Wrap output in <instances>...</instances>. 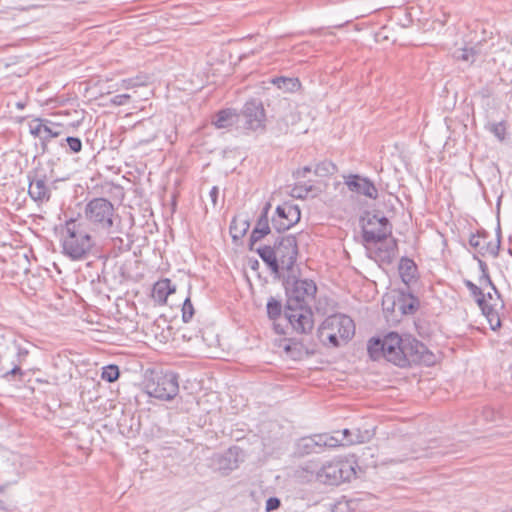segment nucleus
Here are the masks:
<instances>
[{
    "label": "nucleus",
    "instance_id": "ea45409f",
    "mask_svg": "<svg viewBox=\"0 0 512 512\" xmlns=\"http://www.w3.org/2000/svg\"><path fill=\"white\" fill-rule=\"evenodd\" d=\"M130 98H131V96L129 94H119V95L113 96L109 100V102H110V104H112L114 106H123L129 102Z\"/></svg>",
    "mask_w": 512,
    "mask_h": 512
},
{
    "label": "nucleus",
    "instance_id": "4be33fe9",
    "mask_svg": "<svg viewBox=\"0 0 512 512\" xmlns=\"http://www.w3.org/2000/svg\"><path fill=\"white\" fill-rule=\"evenodd\" d=\"M212 123L218 129L228 128L234 124L240 123V116L237 111L232 108L222 109L215 114Z\"/></svg>",
    "mask_w": 512,
    "mask_h": 512
},
{
    "label": "nucleus",
    "instance_id": "a18cd8bd",
    "mask_svg": "<svg viewBox=\"0 0 512 512\" xmlns=\"http://www.w3.org/2000/svg\"><path fill=\"white\" fill-rule=\"evenodd\" d=\"M311 167L310 166H305L301 169H298L296 170L295 172H293V177L295 179H300V178H304L306 176L307 173H310L311 172Z\"/></svg>",
    "mask_w": 512,
    "mask_h": 512
},
{
    "label": "nucleus",
    "instance_id": "37998d69",
    "mask_svg": "<svg viewBox=\"0 0 512 512\" xmlns=\"http://www.w3.org/2000/svg\"><path fill=\"white\" fill-rule=\"evenodd\" d=\"M280 505H281V501L279 498L270 497L266 501L265 510H266V512H271V511L278 509L280 507Z\"/></svg>",
    "mask_w": 512,
    "mask_h": 512
},
{
    "label": "nucleus",
    "instance_id": "f03ea898",
    "mask_svg": "<svg viewBox=\"0 0 512 512\" xmlns=\"http://www.w3.org/2000/svg\"><path fill=\"white\" fill-rule=\"evenodd\" d=\"M61 245L65 256L80 261L88 257L95 242L81 220L70 218L65 222Z\"/></svg>",
    "mask_w": 512,
    "mask_h": 512
},
{
    "label": "nucleus",
    "instance_id": "0eeeda50",
    "mask_svg": "<svg viewBox=\"0 0 512 512\" xmlns=\"http://www.w3.org/2000/svg\"><path fill=\"white\" fill-rule=\"evenodd\" d=\"M356 475L355 466L349 461L327 462L316 471V480L327 485H339Z\"/></svg>",
    "mask_w": 512,
    "mask_h": 512
},
{
    "label": "nucleus",
    "instance_id": "4c0bfd02",
    "mask_svg": "<svg viewBox=\"0 0 512 512\" xmlns=\"http://www.w3.org/2000/svg\"><path fill=\"white\" fill-rule=\"evenodd\" d=\"M194 315V307L189 297L184 300L182 305V319L185 323L189 322Z\"/></svg>",
    "mask_w": 512,
    "mask_h": 512
},
{
    "label": "nucleus",
    "instance_id": "864d4df0",
    "mask_svg": "<svg viewBox=\"0 0 512 512\" xmlns=\"http://www.w3.org/2000/svg\"><path fill=\"white\" fill-rule=\"evenodd\" d=\"M27 353H28V352H27L26 350H21V349H20L18 354H19V356H26V355H27Z\"/></svg>",
    "mask_w": 512,
    "mask_h": 512
},
{
    "label": "nucleus",
    "instance_id": "13d9d810",
    "mask_svg": "<svg viewBox=\"0 0 512 512\" xmlns=\"http://www.w3.org/2000/svg\"><path fill=\"white\" fill-rule=\"evenodd\" d=\"M114 240H117V241H119L120 243H122V242H123V240H122L121 238H119V237L114 238Z\"/></svg>",
    "mask_w": 512,
    "mask_h": 512
},
{
    "label": "nucleus",
    "instance_id": "c756f323",
    "mask_svg": "<svg viewBox=\"0 0 512 512\" xmlns=\"http://www.w3.org/2000/svg\"><path fill=\"white\" fill-rule=\"evenodd\" d=\"M489 132H491L500 142L506 139L507 135V123L506 121L489 123L487 126Z\"/></svg>",
    "mask_w": 512,
    "mask_h": 512
},
{
    "label": "nucleus",
    "instance_id": "f257e3e1",
    "mask_svg": "<svg viewBox=\"0 0 512 512\" xmlns=\"http://www.w3.org/2000/svg\"><path fill=\"white\" fill-rule=\"evenodd\" d=\"M367 350L373 360L384 358L402 368L412 364L429 366L435 362L434 354L422 342L411 336L402 337L396 332L370 339Z\"/></svg>",
    "mask_w": 512,
    "mask_h": 512
},
{
    "label": "nucleus",
    "instance_id": "ddd939ff",
    "mask_svg": "<svg viewBox=\"0 0 512 512\" xmlns=\"http://www.w3.org/2000/svg\"><path fill=\"white\" fill-rule=\"evenodd\" d=\"M238 115L244 128L252 131L264 128L265 111L259 100L252 99L247 101Z\"/></svg>",
    "mask_w": 512,
    "mask_h": 512
},
{
    "label": "nucleus",
    "instance_id": "7ed1b4c3",
    "mask_svg": "<svg viewBox=\"0 0 512 512\" xmlns=\"http://www.w3.org/2000/svg\"><path fill=\"white\" fill-rule=\"evenodd\" d=\"M317 333L323 344L339 347L341 342H347L354 335L355 324L347 315L334 314L322 322Z\"/></svg>",
    "mask_w": 512,
    "mask_h": 512
},
{
    "label": "nucleus",
    "instance_id": "a211bd4d",
    "mask_svg": "<svg viewBox=\"0 0 512 512\" xmlns=\"http://www.w3.org/2000/svg\"><path fill=\"white\" fill-rule=\"evenodd\" d=\"M334 436H338L340 441L339 445H354L369 441L373 433L368 430H361L359 428L343 429L342 431L335 432Z\"/></svg>",
    "mask_w": 512,
    "mask_h": 512
},
{
    "label": "nucleus",
    "instance_id": "6e6d98bb",
    "mask_svg": "<svg viewBox=\"0 0 512 512\" xmlns=\"http://www.w3.org/2000/svg\"><path fill=\"white\" fill-rule=\"evenodd\" d=\"M5 489H6V485L0 486V493H4Z\"/></svg>",
    "mask_w": 512,
    "mask_h": 512
},
{
    "label": "nucleus",
    "instance_id": "3c124183",
    "mask_svg": "<svg viewBox=\"0 0 512 512\" xmlns=\"http://www.w3.org/2000/svg\"><path fill=\"white\" fill-rule=\"evenodd\" d=\"M0 509H2V510L7 509V503L2 498H0Z\"/></svg>",
    "mask_w": 512,
    "mask_h": 512
},
{
    "label": "nucleus",
    "instance_id": "09e8293b",
    "mask_svg": "<svg viewBox=\"0 0 512 512\" xmlns=\"http://www.w3.org/2000/svg\"><path fill=\"white\" fill-rule=\"evenodd\" d=\"M270 208H271V204H270L269 202H267V203L264 205V207H263V209H262V212H261L260 216L268 217V213H269Z\"/></svg>",
    "mask_w": 512,
    "mask_h": 512
},
{
    "label": "nucleus",
    "instance_id": "bb28decb",
    "mask_svg": "<svg viewBox=\"0 0 512 512\" xmlns=\"http://www.w3.org/2000/svg\"><path fill=\"white\" fill-rule=\"evenodd\" d=\"M313 440L317 449H320V452L323 451L324 448H333L339 446V437L329 434H316L313 435Z\"/></svg>",
    "mask_w": 512,
    "mask_h": 512
},
{
    "label": "nucleus",
    "instance_id": "f8f14e48",
    "mask_svg": "<svg viewBox=\"0 0 512 512\" xmlns=\"http://www.w3.org/2000/svg\"><path fill=\"white\" fill-rule=\"evenodd\" d=\"M464 284L469 290L471 296L475 299L477 305L481 309L483 315L487 318L490 328L496 331L501 327L500 317L495 309L496 303H487L485 293L482 288L474 284L470 280H464Z\"/></svg>",
    "mask_w": 512,
    "mask_h": 512
},
{
    "label": "nucleus",
    "instance_id": "5701e85b",
    "mask_svg": "<svg viewBox=\"0 0 512 512\" xmlns=\"http://www.w3.org/2000/svg\"><path fill=\"white\" fill-rule=\"evenodd\" d=\"M262 261L268 266L271 273L279 276V263L276 261L275 250L273 246L264 245L254 248V250Z\"/></svg>",
    "mask_w": 512,
    "mask_h": 512
},
{
    "label": "nucleus",
    "instance_id": "423d86ee",
    "mask_svg": "<svg viewBox=\"0 0 512 512\" xmlns=\"http://www.w3.org/2000/svg\"><path fill=\"white\" fill-rule=\"evenodd\" d=\"M287 295L286 304L309 306L317 292V286L313 280L298 279L289 274L284 281Z\"/></svg>",
    "mask_w": 512,
    "mask_h": 512
},
{
    "label": "nucleus",
    "instance_id": "c03bdc74",
    "mask_svg": "<svg viewBox=\"0 0 512 512\" xmlns=\"http://www.w3.org/2000/svg\"><path fill=\"white\" fill-rule=\"evenodd\" d=\"M254 228L259 230H266L267 233H270L271 229L269 226V218L265 216H259Z\"/></svg>",
    "mask_w": 512,
    "mask_h": 512
},
{
    "label": "nucleus",
    "instance_id": "b1692460",
    "mask_svg": "<svg viewBox=\"0 0 512 512\" xmlns=\"http://www.w3.org/2000/svg\"><path fill=\"white\" fill-rule=\"evenodd\" d=\"M175 292V287L171 285L169 279L158 281L152 290L153 298L159 303H165L168 296Z\"/></svg>",
    "mask_w": 512,
    "mask_h": 512
},
{
    "label": "nucleus",
    "instance_id": "c85d7f7f",
    "mask_svg": "<svg viewBox=\"0 0 512 512\" xmlns=\"http://www.w3.org/2000/svg\"><path fill=\"white\" fill-rule=\"evenodd\" d=\"M337 171V166L329 160H324L315 166L314 173L319 177L333 175Z\"/></svg>",
    "mask_w": 512,
    "mask_h": 512
},
{
    "label": "nucleus",
    "instance_id": "393cba45",
    "mask_svg": "<svg viewBox=\"0 0 512 512\" xmlns=\"http://www.w3.org/2000/svg\"><path fill=\"white\" fill-rule=\"evenodd\" d=\"M44 134L42 139V150L46 151L49 141L53 138H57L63 134V126L60 124L53 123L46 119Z\"/></svg>",
    "mask_w": 512,
    "mask_h": 512
},
{
    "label": "nucleus",
    "instance_id": "9d476101",
    "mask_svg": "<svg viewBox=\"0 0 512 512\" xmlns=\"http://www.w3.org/2000/svg\"><path fill=\"white\" fill-rule=\"evenodd\" d=\"M284 315L297 333L307 334L312 331L314 321L310 306L286 304Z\"/></svg>",
    "mask_w": 512,
    "mask_h": 512
},
{
    "label": "nucleus",
    "instance_id": "cd10ccee",
    "mask_svg": "<svg viewBox=\"0 0 512 512\" xmlns=\"http://www.w3.org/2000/svg\"><path fill=\"white\" fill-rule=\"evenodd\" d=\"M477 55H478V50H476L473 47H471V48L464 47V48L456 49L453 54L454 58H456L457 60H461V61H465V62H469V63H474L477 58Z\"/></svg>",
    "mask_w": 512,
    "mask_h": 512
},
{
    "label": "nucleus",
    "instance_id": "7c9ffc66",
    "mask_svg": "<svg viewBox=\"0 0 512 512\" xmlns=\"http://www.w3.org/2000/svg\"><path fill=\"white\" fill-rule=\"evenodd\" d=\"M312 184L298 182L291 190V196L297 199H305L313 191Z\"/></svg>",
    "mask_w": 512,
    "mask_h": 512
},
{
    "label": "nucleus",
    "instance_id": "4468645a",
    "mask_svg": "<svg viewBox=\"0 0 512 512\" xmlns=\"http://www.w3.org/2000/svg\"><path fill=\"white\" fill-rule=\"evenodd\" d=\"M301 212L297 205L284 203L276 208L272 217V227L279 233L290 229L300 221Z\"/></svg>",
    "mask_w": 512,
    "mask_h": 512
},
{
    "label": "nucleus",
    "instance_id": "2f4dec72",
    "mask_svg": "<svg viewBox=\"0 0 512 512\" xmlns=\"http://www.w3.org/2000/svg\"><path fill=\"white\" fill-rule=\"evenodd\" d=\"M315 443L312 436L303 437L298 441L297 447L304 454L320 453V449L316 448Z\"/></svg>",
    "mask_w": 512,
    "mask_h": 512
},
{
    "label": "nucleus",
    "instance_id": "49530a36",
    "mask_svg": "<svg viewBox=\"0 0 512 512\" xmlns=\"http://www.w3.org/2000/svg\"><path fill=\"white\" fill-rule=\"evenodd\" d=\"M22 375V370L18 365H15L11 370L4 374V378L9 379L10 376Z\"/></svg>",
    "mask_w": 512,
    "mask_h": 512
},
{
    "label": "nucleus",
    "instance_id": "de8ad7c7",
    "mask_svg": "<svg viewBox=\"0 0 512 512\" xmlns=\"http://www.w3.org/2000/svg\"><path fill=\"white\" fill-rule=\"evenodd\" d=\"M218 193H219V190H218V187H216V186L212 187V189L210 190V197H211V200L214 205L217 202Z\"/></svg>",
    "mask_w": 512,
    "mask_h": 512
},
{
    "label": "nucleus",
    "instance_id": "a878e982",
    "mask_svg": "<svg viewBox=\"0 0 512 512\" xmlns=\"http://www.w3.org/2000/svg\"><path fill=\"white\" fill-rule=\"evenodd\" d=\"M271 83L283 92H295L300 89L301 82L298 78L292 77H275L271 79Z\"/></svg>",
    "mask_w": 512,
    "mask_h": 512
},
{
    "label": "nucleus",
    "instance_id": "c9c22d12",
    "mask_svg": "<svg viewBox=\"0 0 512 512\" xmlns=\"http://www.w3.org/2000/svg\"><path fill=\"white\" fill-rule=\"evenodd\" d=\"M120 372L116 365H108L103 367L101 378L107 382H114L119 378Z\"/></svg>",
    "mask_w": 512,
    "mask_h": 512
},
{
    "label": "nucleus",
    "instance_id": "1a4fd4ad",
    "mask_svg": "<svg viewBox=\"0 0 512 512\" xmlns=\"http://www.w3.org/2000/svg\"><path fill=\"white\" fill-rule=\"evenodd\" d=\"M391 234V225L385 216L368 215L363 219L362 237L367 244H377Z\"/></svg>",
    "mask_w": 512,
    "mask_h": 512
},
{
    "label": "nucleus",
    "instance_id": "4d7b16f0",
    "mask_svg": "<svg viewBox=\"0 0 512 512\" xmlns=\"http://www.w3.org/2000/svg\"><path fill=\"white\" fill-rule=\"evenodd\" d=\"M285 351L289 353L291 351V346L290 345H286L285 346Z\"/></svg>",
    "mask_w": 512,
    "mask_h": 512
},
{
    "label": "nucleus",
    "instance_id": "20e7f679",
    "mask_svg": "<svg viewBox=\"0 0 512 512\" xmlns=\"http://www.w3.org/2000/svg\"><path fill=\"white\" fill-rule=\"evenodd\" d=\"M84 216L93 230L109 232L113 227L114 205L106 198H93L85 205Z\"/></svg>",
    "mask_w": 512,
    "mask_h": 512
},
{
    "label": "nucleus",
    "instance_id": "bf43d9fd",
    "mask_svg": "<svg viewBox=\"0 0 512 512\" xmlns=\"http://www.w3.org/2000/svg\"><path fill=\"white\" fill-rule=\"evenodd\" d=\"M154 138H156V134H153V135L151 136V139H152V140H153Z\"/></svg>",
    "mask_w": 512,
    "mask_h": 512
},
{
    "label": "nucleus",
    "instance_id": "2eb2a0df",
    "mask_svg": "<svg viewBox=\"0 0 512 512\" xmlns=\"http://www.w3.org/2000/svg\"><path fill=\"white\" fill-rule=\"evenodd\" d=\"M374 245V248H368L369 257L380 265H390L397 254V241L385 239Z\"/></svg>",
    "mask_w": 512,
    "mask_h": 512
},
{
    "label": "nucleus",
    "instance_id": "aec40b11",
    "mask_svg": "<svg viewBox=\"0 0 512 512\" xmlns=\"http://www.w3.org/2000/svg\"><path fill=\"white\" fill-rule=\"evenodd\" d=\"M211 467L223 474L236 469L238 467L236 454L232 449L224 453H217L211 457Z\"/></svg>",
    "mask_w": 512,
    "mask_h": 512
},
{
    "label": "nucleus",
    "instance_id": "72a5a7b5",
    "mask_svg": "<svg viewBox=\"0 0 512 512\" xmlns=\"http://www.w3.org/2000/svg\"><path fill=\"white\" fill-rule=\"evenodd\" d=\"M267 314L268 317L272 320L277 319L282 312V304L280 301L276 300L275 298L271 297L267 302Z\"/></svg>",
    "mask_w": 512,
    "mask_h": 512
},
{
    "label": "nucleus",
    "instance_id": "6ab92c4d",
    "mask_svg": "<svg viewBox=\"0 0 512 512\" xmlns=\"http://www.w3.org/2000/svg\"><path fill=\"white\" fill-rule=\"evenodd\" d=\"M419 307V300L409 291L400 290L396 300L392 302V310L396 309L403 315L414 314Z\"/></svg>",
    "mask_w": 512,
    "mask_h": 512
},
{
    "label": "nucleus",
    "instance_id": "79ce46f5",
    "mask_svg": "<svg viewBox=\"0 0 512 512\" xmlns=\"http://www.w3.org/2000/svg\"><path fill=\"white\" fill-rule=\"evenodd\" d=\"M143 84L144 83L138 77L137 78H129V79L122 80L121 87L124 89H130V88H134L137 86H141Z\"/></svg>",
    "mask_w": 512,
    "mask_h": 512
},
{
    "label": "nucleus",
    "instance_id": "e433bc0d",
    "mask_svg": "<svg viewBox=\"0 0 512 512\" xmlns=\"http://www.w3.org/2000/svg\"><path fill=\"white\" fill-rule=\"evenodd\" d=\"M45 121L46 119H35L33 120L29 125L30 133L34 137H38L40 141L42 142L43 134H44V127H45Z\"/></svg>",
    "mask_w": 512,
    "mask_h": 512
},
{
    "label": "nucleus",
    "instance_id": "9b49d317",
    "mask_svg": "<svg viewBox=\"0 0 512 512\" xmlns=\"http://www.w3.org/2000/svg\"><path fill=\"white\" fill-rule=\"evenodd\" d=\"M27 179L29 182L28 194L31 199L38 203L48 202L51 197V190L48 186L49 179L45 170L40 166L36 167L27 173Z\"/></svg>",
    "mask_w": 512,
    "mask_h": 512
},
{
    "label": "nucleus",
    "instance_id": "6e6552de",
    "mask_svg": "<svg viewBox=\"0 0 512 512\" xmlns=\"http://www.w3.org/2000/svg\"><path fill=\"white\" fill-rule=\"evenodd\" d=\"M273 248L275 250L276 261L279 263V271L286 270L293 272L294 264L298 256L297 240L294 235L279 237Z\"/></svg>",
    "mask_w": 512,
    "mask_h": 512
},
{
    "label": "nucleus",
    "instance_id": "f3484780",
    "mask_svg": "<svg viewBox=\"0 0 512 512\" xmlns=\"http://www.w3.org/2000/svg\"><path fill=\"white\" fill-rule=\"evenodd\" d=\"M488 238L489 236L486 232L473 234L470 236L469 244L482 255L489 254L496 257L500 249L499 235L495 241H488Z\"/></svg>",
    "mask_w": 512,
    "mask_h": 512
},
{
    "label": "nucleus",
    "instance_id": "39448f33",
    "mask_svg": "<svg viewBox=\"0 0 512 512\" xmlns=\"http://www.w3.org/2000/svg\"><path fill=\"white\" fill-rule=\"evenodd\" d=\"M145 390L151 397L160 400H171L179 392L178 377L173 372H154L146 380Z\"/></svg>",
    "mask_w": 512,
    "mask_h": 512
},
{
    "label": "nucleus",
    "instance_id": "f704fd0d",
    "mask_svg": "<svg viewBox=\"0 0 512 512\" xmlns=\"http://www.w3.org/2000/svg\"><path fill=\"white\" fill-rule=\"evenodd\" d=\"M65 144L68 146L69 152L71 153H79L82 150V141L78 137L67 136L63 138L60 145L63 147Z\"/></svg>",
    "mask_w": 512,
    "mask_h": 512
},
{
    "label": "nucleus",
    "instance_id": "a19ab883",
    "mask_svg": "<svg viewBox=\"0 0 512 512\" xmlns=\"http://www.w3.org/2000/svg\"><path fill=\"white\" fill-rule=\"evenodd\" d=\"M479 282L481 285H484V284H487L491 287V290L494 292V294L497 296V298L500 297V293L499 291L497 290L496 286L494 285V283L492 282L490 276H489V272H485V274L483 273V275L481 274L480 278H479Z\"/></svg>",
    "mask_w": 512,
    "mask_h": 512
},
{
    "label": "nucleus",
    "instance_id": "5fc2aeb1",
    "mask_svg": "<svg viewBox=\"0 0 512 512\" xmlns=\"http://www.w3.org/2000/svg\"><path fill=\"white\" fill-rule=\"evenodd\" d=\"M144 125H145V123H144V122H141V123H139V124H137V125L135 126V129H138V128H140V127L144 126Z\"/></svg>",
    "mask_w": 512,
    "mask_h": 512
},
{
    "label": "nucleus",
    "instance_id": "58836bf2",
    "mask_svg": "<svg viewBox=\"0 0 512 512\" xmlns=\"http://www.w3.org/2000/svg\"><path fill=\"white\" fill-rule=\"evenodd\" d=\"M269 233H267L266 230H259V229H253L252 230V233L250 235V238H249V249L251 251L254 250L255 248V245L258 241H260L262 238H264L265 236H267Z\"/></svg>",
    "mask_w": 512,
    "mask_h": 512
},
{
    "label": "nucleus",
    "instance_id": "473e14b6",
    "mask_svg": "<svg viewBox=\"0 0 512 512\" xmlns=\"http://www.w3.org/2000/svg\"><path fill=\"white\" fill-rule=\"evenodd\" d=\"M239 224L240 227L238 229L237 219L234 218L233 221L231 222L230 231L234 239L243 237L247 230L249 229V222L247 220H241Z\"/></svg>",
    "mask_w": 512,
    "mask_h": 512
},
{
    "label": "nucleus",
    "instance_id": "dca6fc26",
    "mask_svg": "<svg viewBox=\"0 0 512 512\" xmlns=\"http://www.w3.org/2000/svg\"><path fill=\"white\" fill-rule=\"evenodd\" d=\"M344 183L351 192L364 195L371 199L378 197V190L368 178L358 174H350L344 177Z\"/></svg>",
    "mask_w": 512,
    "mask_h": 512
},
{
    "label": "nucleus",
    "instance_id": "8fccbe9b",
    "mask_svg": "<svg viewBox=\"0 0 512 512\" xmlns=\"http://www.w3.org/2000/svg\"><path fill=\"white\" fill-rule=\"evenodd\" d=\"M478 263H479V268H480V270H481V273H482V274H483V273L485 274V272H487V271H488V266H487V264H486L484 261L480 260V259L478 260Z\"/></svg>",
    "mask_w": 512,
    "mask_h": 512
},
{
    "label": "nucleus",
    "instance_id": "603ef678",
    "mask_svg": "<svg viewBox=\"0 0 512 512\" xmlns=\"http://www.w3.org/2000/svg\"><path fill=\"white\" fill-rule=\"evenodd\" d=\"M485 299L487 302H488V300L494 301L493 294L491 292H487V294H485Z\"/></svg>",
    "mask_w": 512,
    "mask_h": 512
},
{
    "label": "nucleus",
    "instance_id": "412c9836",
    "mask_svg": "<svg viewBox=\"0 0 512 512\" xmlns=\"http://www.w3.org/2000/svg\"><path fill=\"white\" fill-rule=\"evenodd\" d=\"M398 271L402 282L407 286V290L418 280V269L415 262L407 257H402L399 261Z\"/></svg>",
    "mask_w": 512,
    "mask_h": 512
}]
</instances>
